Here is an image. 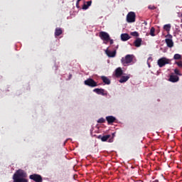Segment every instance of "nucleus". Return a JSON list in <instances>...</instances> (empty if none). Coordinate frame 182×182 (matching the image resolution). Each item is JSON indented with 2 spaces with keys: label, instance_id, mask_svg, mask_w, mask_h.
I'll return each instance as SVG.
<instances>
[{
  "label": "nucleus",
  "instance_id": "1",
  "mask_svg": "<svg viewBox=\"0 0 182 182\" xmlns=\"http://www.w3.org/2000/svg\"><path fill=\"white\" fill-rule=\"evenodd\" d=\"M28 173L22 169H18L13 176L14 182H29L28 179Z\"/></svg>",
  "mask_w": 182,
  "mask_h": 182
},
{
  "label": "nucleus",
  "instance_id": "2",
  "mask_svg": "<svg viewBox=\"0 0 182 182\" xmlns=\"http://www.w3.org/2000/svg\"><path fill=\"white\" fill-rule=\"evenodd\" d=\"M133 59H134V55L128 54L121 59V63L123 65V66H127V65L133 63Z\"/></svg>",
  "mask_w": 182,
  "mask_h": 182
},
{
  "label": "nucleus",
  "instance_id": "3",
  "mask_svg": "<svg viewBox=\"0 0 182 182\" xmlns=\"http://www.w3.org/2000/svg\"><path fill=\"white\" fill-rule=\"evenodd\" d=\"M170 63H171V60L164 57L158 60V65L159 68H163L164 66H166V65H170Z\"/></svg>",
  "mask_w": 182,
  "mask_h": 182
},
{
  "label": "nucleus",
  "instance_id": "4",
  "mask_svg": "<svg viewBox=\"0 0 182 182\" xmlns=\"http://www.w3.org/2000/svg\"><path fill=\"white\" fill-rule=\"evenodd\" d=\"M127 22L128 23H133V22H136V13L133 11H130L127 15Z\"/></svg>",
  "mask_w": 182,
  "mask_h": 182
},
{
  "label": "nucleus",
  "instance_id": "5",
  "mask_svg": "<svg viewBox=\"0 0 182 182\" xmlns=\"http://www.w3.org/2000/svg\"><path fill=\"white\" fill-rule=\"evenodd\" d=\"M84 83L86 86H89L90 87H96V86H97V82L92 78L87 79L85 80Z\"/></svg>",
  "mask_w": 182,
  "mask_h": 182
},
{
  "label": "nucleus",
  "instance_id": "6",
  "mask_svg": "<svg viewBox=\"0 0 182 182\" xmlns=\"http://www.w3.org/2000/svg\"><path fill=\"white\" fill-rule=\"evenodd\" d=\"M112 137V135L110 134H107V135H99L97 136V139H99L100 140L102 141H109V143H112L113 142V138H110Z\"/></svg>",
  "mask_w": 182,
  "mask_h": 182
},
{
  "label": "nucleus",
  "instance_id": "7",
  "mask_svg": "<svg viewBox=\"0 0 182 182\" xmlns=\"http://www.w3.org/2000/svg\"><path fill=\"white\" fill-rule=\"evenodd\" d=\"M99 36L102 41H105V42L110 41V35L105 31H100Z\"/></svg>",
  "mask_w": 182,
  "mask_h": 182
},
{
  "label": "nucleus",
  "instance_id": "8",
  "mask_svg": "<svg viewBox=\"0 0 182 182\" xmlns=\"http://www.w3.org/2000/svg\"><path fill=\"white\" fill-rule=\"evenodd\" d=\"M29 178H30V180H33V181H35V182H42L43 181L42 176H41L38 173H33L32 175H30Z\"/></svg>",
  "mask_w": 182,
  "mask_h": 182
},
{
  "label": "nucleus",
  "instance_id": "9",
  "mask_svg": "<svg viewBox=\"0 0 182 182\" xmlns=\"http://www.w3.org/2000/svg\"><path fill=\"white\" fill-rule=\"evenodd\" d=\"M93 92L97 93V95H102V96H107V93L105 92L106 91L102 88H95L93 90Z\"/></svg>",
  "mask_w": 182,
  "mask_h": 182
},
{
  "label": "nucleus",
  "instance_id": "10",
  "mask_svg": "<svg viewBox=\"0 0 182 182\" xmlns=\"http://www.w3.org/2000/svg\"><path fill=\"white\" fill-rule=\"evenodd\" d=\"M105 53L108 58H114V56H116L117 52H116V50L114 51H110L109 50H106Z\"/></svg>",
  "mask_w": 182,
  "mask_h": 182
},
{
  "label": "nucleus",
  "instance_id": "11",
  "mask_svg": "<svg viewBox=\"0 0 182 182\" xmlns=\"http://www.w3.org/2000/svg\"><path fill=\"white\" fill-rule=\"evenodd\" d=\"M180 78L177 75H171L169 77V82H172V83H176V82H178Z\"/></svg>",
  "mask_w": 182,
  "mask_h": 182
},
{
  "label": "nucleus",
  "instance_id": "12",
  "mask_svg": "<svg viewBox=\"0 0 182 182\" xmlns=\"http://www.w3.org/2000/svg\"><path fill=\"white\" fill-rule=\"evenodd\" d=\"M141 42H143V40H141V38H137L134 41V46H136V48H140V46H141Z\"/></svg>",
  "mask_w": 182,
  "mask_h": 182
},
{
  "label": "nucleus",
  "instance_id": "13",
  "mask_svg": "<svg viewBox=\"0 0 182 182\" xmlns=\"http://www.w3.org/2000/svg\"><path fill=\"white\" fill-rule=\"evenodd\" d=\"M106 120L108 124H112V123H114V122H116V117L113 116H108V117H106Z\"/></svg>",
  "mask_w": 182,
  "mask_h": 182
},
{
  "label": "nucleus",
  "instance_id": "14",
  "mask_svg": "<svg viewBox=\"0 0 182 182\" xmlns=\"http://www.w3.org/2000/svg\"><path fill=\"white\" fill-rule=\"evenodd\" d=\"M165 42L168 46V48H173V46H174V42H173L172 39L166 38Z\"/></svg>",
  "mask_w": 182,
  "mask_h": 182
},
{
  "label": "nucleus",
  "instance_id": "15",
  "mask_svg": "<svg viewBox=\"0 0 182 182\" xmlns=\"http://www.w3.org/2000/svg\"><path fill=\"white\" fill-rule=\"evenodd\" d=\"M129 79H130V75H127V76L123 75L119 79V83H124L127 82Z\"/></svg>",
  "mask_w": 182,
  "mask_h": 182
},
{
  "label": "nucleus",
  "instance_id": "16",
  "mask_svg": "<svg viewBox=\"0 0 182 182\" xmlns=\"http://www.w3.org/2000/svg\"><path fill=\"white\" fill-rule=\"evenodd\" d=\"M121 39L123 42H126V41L130 39V36L128 33H122L121 34Z\"/></svg>",
  "mask_w": 182,
  "mask_h": 182
},
{
  "label": "nucleus",
  "instance_id": "17",
  "mask_svg": "<svg viewBox=\"0 0 182 182\" xmlns=\"http://www.w3.org/2000/svg\"><path fill=\"white\" fill-rule=\"evenodd\" d=\"M122 75H123V70H122L121 68H117L115 70V75L117 76V77H120Z\"/></svg>",
  "mask_w": 182,
  "mask_h": 182
},
{
  "label": "nucleus",
  "instance_id": "18",
  "mask_svg": "<svg viewBox=\"0 0 182 182\" xmlns=\"http://www.w3.org/2000/svg\"><path fill=\"white\" fill-rule=\"evenodd\" d=\"M63 33V31L60 28H56L55 31V36H60Z\"/></svg>",
  "mask_w": 182,
  "mask_h": 182
},
{
  "label": "nucleus",
  "instance_id": "19",
  "mask_svg": "<svg viewBox=\"0 0 182 182\" xmlns=\"http://www.w3.org/2000/svg\"><path fill=\"white\" fill-rule=\"evenodd\" d=\"M101 79L102 80V82L104 83H105V85H110V80L109 78H107V77L106 76H101Z\"/></svg>",
  "mask_w": 182,
  "mask_h": 182
},
{
  "label": "nucleus",
  "instance_id": "20",
  "mask_svg": "<svg viewBox=\"0 0 182 182\" xmlns=\"http://www.w3.org/2000/svg\"><path fill=\"white\" fill-rule=\"evenodd\" d=\"M164 29L165 31H166L167 32H168L170 31V29H171V25L170 24H166L164 26Z\"/></svg>",
  "mask_w": 182,
  "mask_h": 182
},
{
  "label": "nucleus",
  "instance_id": "21",
  "mask_svg": "<svg viewBox=\"0 0 182 182\" xmlns=\"http://www.w3.org/2000/svg\"><path fill=\"white\" fill-rule=\"evenodd\" d=\"M154 32H156V28H154V27H151L150 30L151 36H156V34H154Z\"/></svg>",
  "mask_w": 182,
  "mask_h": 182
},
{
  "label": "nucleus",
  "instance_id": "22",
  "mask_svg": "<svg viewBox=\"0 0 182 182\" xmlns=\"http://www.w3.org/2000/svg\"><path fill=\"white\" fill-rule=\"evenodd\" d=\"M173 59L175 60H180V59H181V55L180 54H175L173 56Z\"/></svg>",
  "mask_w": 182,
  "mask_h": 182
},
{
  "label": "nucleus",
  "instance_id": "23",
  "mask_svg": "<svg viewBox=\"0 0 182 182\" xmlns=\"http://www.w3.org/2000/svg\"><path fill=\"white\" fill-rule=\"evenodd\" d=\"M132 36L139 37V33L137 31H134L131 33Z\"/></svg>",
  "mask_w": 182,
  "mask_h": 182
},
{
  "label": "nucleus",
  "instance_id": "24",
  "mask_svg": "<svg viewBox=\"0 0 182 182\" xmlns=\"http://www.w3.org/2000/svg\"><path fill=\"white\" fill-rule=\"evenodd\" d=\"M174 73L175 75H178V76H181V74L180 73V70H178V69L177 68L174 70Z\"/></svg>",
  "mask_w": 182,
  "mask_h": 182
},
{
  "label": "nucleus",
  "instance_id": "25",
  "mask_svg": "<svg viewBox=\"0 0 182 182\" xmlns=\"http://www.w3.org/2000/svg\"><path fill=\"white\" fill-rule=\"evenodd\" d=\"M106 122V120L105 119V118L102 117V118H100L98 120H97V123H105Z\"/></svg>",
  "mask_w": 182,
  "mask_h": 182
},
{
  "label": "nucleus",
  "instance_id": "26",
  "mask_svg": "<svg viewBox=\"0 0 182 182\" xmlns=\"http://www.w3.org/2000/svg\"><path fill=\"white\" fill-rule=\"evenodd\" d=\"M89 8V6H87V4H84L82 6V9L86 10Z\"/></svg>",
  "mask_w": 182,
  "mask_h": 182
},
{
  "label": "nucleus",
  "instance_id": "27",
  "mask_svg": "<svg viewBox=\"0 0 182 182\" xmlns=\"http://www.w3.org/2000/svg\"><path fill=\"white\" fill-rule=\"evenodd\" d=\"M156 9V7L154 6H151V5L149 6V9L154 11Z\"/></svg>",
  "mask_w": 182,
  "mask_h": 182
},
{
  "label": "nucleus",
  "instance_id": "28",
  "mask_svg": "<svg viewBox=\"0 0 182 182\" xmlns=\"http://www.w3.org/2000/svg\"><path fill=\"white\" fill-rule=\"evenodd\" d=\"M176 65H177L179 68H182V62H181V61L176 62Z\"/></svg>",
  "mask_w": 182,
  "mask_h": 182
},
{
  "label": "nucleus",
  "instance_id": "29",
  "mask_svg": "<svg viewBox=\"0 0 182 182\" xmlns=\"http://www.w3.org/2000/svg\"><path fill=\"white\" fill-rule=\"evenodd\" d=\"M82 1V0H77V2H76V7L77 8H80V6H79V2Z\"/></svg>",
  "mask_w": 182,
  "mask_h": 182
},
{
  "label": "nucleus",
  "instance_id": "30",
  "mask_svg": "<svg viewBox=\"0 0 182 182\" xmlns=\"http://www.w3.org/2000/svg\"><path fill=\"white\" fill-rule=\"evenodd\" d=\"M87 6H90L92 5V1H87Z\"/></svg>",
  "mask_w": 182,
  "mask_h": 182
},
{
  "label": "nucleus",
  "instance_id": "31",
  "mask_svg": "<svg viewBox=\"0 0 182 182\" xmlns=\"http://www.w3.org/2000/svg\"><path fill=\"white\" fill-rule=\"evenodd\" d=\"M109 41L110 45H113V43H114L113 39H111L110 37H109Z\"/></svg>",
  "mask_w": 182,
  "mask_h": 182
},
{
  "label": "nucleus",
  "instance_id": "32",
  "mask_svg": "<svg viewBox=\"0 0 182 182\" xmlns=\"http://www.w3.org/2000/svg\"><path fill=\"white\" fill-rule=\"evenodd\" d=\"M151 60V57H149L148 62Z\"/></svg>",
  "mask_w": 182,
  "mask_h": 182
},
{
  "label": "nucleus",
  "instance_id": "33",
  "mask_svg": "<svg viewBox=\"0 0 182 182\" xmlns=\"http://www.w3.org/2000/svg\"><path fill=\"white\" fill-rule=\"evenodd\" d=\"M152 182H159V180H155V181H154Z\"/></svg>",
  "mask_w": 182,
  "mask_h": 182
},
{
  "label": "nucleus",
  "instance_id": "34",
  "mask_svg": "<svg viewBox=\"0 0 182 182\" xmlns=\"http://www.w3.org/2000/svg\"><path fill=\"white\" fill-rule=\"evenodd\" d=\"M112 137H114V133L112 134Z\"/></svg>",
  "mask_w": 182,
  "mask_h": 182
},
{
  "label": "nucleus",
  "instance_id": "35",
  "mask_svg": "<svg viewBox=\"0 0 182 182\" xmlns=\"http://www.w3.org/2000/svg\"><path fill=\"white\" fill-rule=\"evenodd\" d=\"M148 65H149V67L150 68V64H149V63H148Z\"/></svg>",
  "mask_w": 182,
  "mask_h": 182
}]
</instances>
